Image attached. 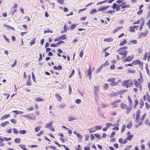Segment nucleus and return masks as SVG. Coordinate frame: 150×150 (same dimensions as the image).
I'll use <instances>...</instances> for the list:
<instances>
[{
	"label": "nucleus",
	"mask_w": 150,
	"mask_h": 150,
	"mask_svg": "<svg viewBox=\"0 0 150 150\" xmlns=\"http://www.w3.org/2000/svg\"><path fill=\"white\" fill-rule=\"evenodd\" d=\"M134 57V55L132 54L131 56H128L124 60V62H130L133 58Z\"/></svg>",
	"instance_id": "f257e3e1"
},
{
	"label": "nucleus",
	"mask_w": 150,
	"mask_h": 150,
	"mask_svg": "<svg viewBox=\"0 0 150 150\" xmlns=\"http://www.w3.org/2000/svg\"><path fill=\"white\" fill-rule=\"evenodd\" d=\"M148 33V30H146L144 33H141L139 36V38H141L142 37H145L146 36Z\"/></svg>",
	"instance_id": "f03ea898"
},
{
	"label": "nucleus",
	"mask_w": 150,
	"mask_h": 150,
	"mask_svg": "<svg viewBox=\"0 0 150 150\" xmlns=\"http://www.w3.org/2000/svg\"><path fill=\"white\" fill-rule=\"evenodd\" d=\"M91 69L90 67L88 70V75H87V76L88 77L89 79H91Z\"/></svg>",
	"instance_id": "7ed1b4c3"
},
{
	"label": "nucleus",
	"mask_w": 150,
	"mask_h": 150,
	"mask_svg": "<svg viewBox=\"0 0 150 150\" xmlns=\"http://www.w3.org/2000/svg\"><path fill=\"white\" fill-rule=\"evenodd\" d=\"M123 85L124 86H126V88H128L129 87V80H125L123 82Z\"/></svg>",
	"instance_id": "20e7f679"
},
{
	"label": "nucleus",
	"mask_w": 150,
	"mask_h": 150,
	"mask_svg": "<svg viewBox=\"0 0 150 150\" xmlns=\"http://www.w3.org/2000/svg\"><path fill=\"white\" fill-rule=\"evenodd\" d=\"M10 116V115L9 114H6L2 116L1 118V120H4L5 119L7 118H8Z\"/></svg>",
	"instance_id": "39448f33"
},
{
	"label": "nucleus",
	"mask_w": 150,
	"mask_h": 150,
	"mask_svg": "<svg viewBox=\"0 0 150 150\" xmlns=\"http://www.w3.org/2000/svg\"><path fill=\"white\" fill-rule=\"evenodd\" d=\"M52 122H50L48 123L46 125L45 127L46 128H47L48 129L52 127Z\"/></svg>",
	"instance_id": "423d86ee"
},
{
	"label": "nucleus",
	"mask_w": 150,
	"mask_h": 150,
	"mask_svg": "<svg viewBox=\"0 0 150 150\" xmlns=\"http://www.w3.org/2000/svg\"><path fill=\"white\" fill-rule=\"evenodd\" d=\"M113 40V39L112 38H105L104 40V41H105V42H110L112 41Z\"/></svg>",
	"instance_id": "0eeeda50"
},
{
	"label": "nucleus",
	"mask_w": 150,
	"mask_h": 150,
	"mask_svg": "<svg viewBox=\"0 0 150 150\" xmlns=\"http://www.w3.org/2000/svg\"><path fill=\"white\" fill-rule=\"evenodd\" d=\"M77 25V24H73L70 25L69 28L71 30H72L74 29Z\"/></svg>",
	"instance_id": "6e6552de"
},
{
	"label": "nucleus",
	"mask_w": 150,
	"mask_h": 150,
	"mask_svg": "<svg viewBox=\"0 0 150 150\" xmlns=\"http://www.w3.org/2000/svg\"><path fill=\"white\" fill-rule=\"evenodd\" d=\"M127 107V105L124 103H122L120 105V107L122 109H125Z\"/></svg>",
	"instance_id": "1a4fd4ad"
},
{
	"label": "nucleus",
	"mask_w": 150,
	"mask_h": 150,
	"mask_svg": "<svg viewBox=\"0 0 150 150\" xmlns=\"http://www.w3.org/2000/svg\"><path fill=\"white\" fill-rule=\"evenodd\" d=\"M128 51L127 50L123 51L122 52H120L119 53V54L121 55L127 54Z\"/></svg>",
	"instance_id": "9d476101"
},
{
	"label": "nucleus",
	"mask_w": 150,
	"mask_h": 150,
	"mask_svg": "<svg viewBox=\"0 0 150 150\" xmlns=\"http://www.w3.org/2000/svg\"><path fill=\"white\" fill-rule=\"evenodd\" d=\"M140 63V61L138 59H136L135 61H134L132 62V64L134 65H136L137 64H139Z\"/></svg>",
	"instance_id": "9b49d317"
},
{
	"label": "nucleus",
	"mask_w": 150,
	"mask_h": 150,
	"mask_svg": "<svg viewBox=\"0 0 150 150\" xmlns=\"http://www.w3.org/2000/svg\"><path fill=\"white\" fill-rule=\"evenodd\" d=\"M118 83L117 82L114 81V82L109 83L110 85L111 86H114L117 85Z\"/></svg>",
	"instance_id": "f8f14e48"
},
{
	"label": "nucleus",
	"mask_w": 150,
	"mask_h": 150,
	"mask_svg": "<svg viewBox=\"0 0 150 150\" xmlns=\"http://www.w3.org/2000/svg\"><path fill=\"white\" fill-rule=\"evenodd\" d=\"M103 66V65H102L100 66V67L98 69H97L96 70V73H98L102 70V68Z\"/></svg>",
	"instance_id": "ddd939ff"
},
{
	"label": "nucleus",
	"mask_w": 150,
	"mask_h": 150,
	"mask_svg": "<svg viewBox=\"0 0 150 150\" xmlns=\"http://www.w3.org/2000/svg\"><path fill=\"white\" fill-rule=\"evenodd\" d=\"M140 113V111L139 110L136 112V119H139V115Z\"/></svg>",
	"instance_id": "4468645a"
},
{
	"label": "nucleus",
	"mask_w": 150,
	"mask_h": 150,
	"mask_svg": "<svg viewBox=\"0 0 150 150\" xmlns=\"http://www.w3.org/2000/svg\"><path fill=\"white\" fill-rule=\"evenodd\" d=\"M9 121H7L4 122L2 123L1 124V125L2 127H4L5 126H6V125L8 124L9 123Z\"/></svg>",
	"instance_id": "2eb2a0df"
},
{
	"label": "nucleus",
	"mask_w": 150,
	"mask_h": 150,
	"mask_svg": "<svg viewBox=\"0 0 150 150\" xmlns=\"http://www.w3.org/2000/svg\"><path fill=\"white\" fill-rule=\"evenodd\" d=\"M99 87L98 86H94V90L96 93L99 91Z\"/></svg>",
	"instance_id": "dca6fc26"
},
{
	"label": "nucleus",
	"mask_w": 150,
	"mask_h": 150,
	"mask_svg": "<svg viewBox=\"0 0 150 150\" xmlns=\"http://www.w3.org/2000/svg\"><path fill=\"white\" fill-rule=\"evenodd\" d=\"M123 28V26H120V27H118L117 28H116L114 30V32L115 33L116 32H117L118 30L122 29Z\"/></svg>",
	"instance_id": "f3484780"
},
{
	"label": "nucleus",
	"mask_w": 150,
	"mask_h": 150,
	"mask_svg": "<svg viewBox=\"0 0 150 150\" xmlns=\"http://www.w3.org/2000/svg\"><path fill=\"white\" fill-rule=\"evenodd\" d=\"M35 100L37 101H39V102L43 101L44 100L43 98H35Z\"/></svg>",
	"instance_id": "a211bd4d"
},
{
	"label": "nucleus",
	"mask_w": 150,
	"mask_h": 150,
	"mask_svg": "<svg viewBox=\"0 0 150 150\" xmlns=\"http://www.w3.org/2000/svg\"><path fill=\"white\" fill-rule=\"evenodd\" d=\"M127 42V41L126 40H124L122 41L119 45L120 46H122L125 45Z\"/></svg>",
	"instance_id": "6ab92c4d"
},
{
	"label": "nucleus",
	"mask_w": 150,
	"mask_h": 150,
	"mask_svg": "<svg viewBox=\"0 0 150 150\" xmlns=\"http://www.w3.org/2000/svg\"><path fill=\"white\" fill-rule=\"evenodd\" d=\"M55 96L58 99L59 101H60L62 100V97L58 94H56Z\"/></svg>",
	"instance_id": "aec40b11"
},
{
	"label": "nucleus",
	"mask_w": 150,
	"mask_h": 150,
	"mask_svg": "<svg viewBox=\"0 0 150 150\" xmlns=\"http://www.w3.org/2000/svg\"><path fill=\"white\" fill-rule=\"evenodd\" d=\"M66 105L65 103L60 104L59 105V107L60 108H64L66 106Z\"/></svg>",
	"instance_id": "412c9836"
},
{
	"label": "nucleus",
	"mask_w": 150,
	"mask_h": 150,
	"mask_svg": "<svg viewBox=\"0 0 150 150\" xmlns=\"http://www.w3.org/2000/svg\"><path fill=\"white\" fill-rule=\"evenodd\" d=\"M115 12V11L114 10L112 11V10H110L106 11L105 12V14L108 13L109 14H111L112 13H114Z\"/></svg>",
	"instance_id": "4be33fe9"
},
{
	"label": "nucleus",
	"mask_w": 150,
	"mask_h": 150,
	"mask_svg": "<svg viewBox=\"0 0 150 150\" xmlns=\"http://www.w3.org/2000/svg\"><path fill=\"white\" fill-rule=\"evenodd\" d=\"M13 112L17 114H22L23 113V112L21 111H17V110H13L12 111Z\"/></svg>",
	"instance_id": "5701e85b"
},
{
	"label": "nucleus",
	"mask_w": 150,
	"mask_h": 150,
	"mask_svg": "<svg viewBox=\"0 0 150 150\" xmlns=\"http://www.w3.org/2000/svg\"><path fill=\"white\" fill-rule=\"evenodd\" d=\"M133 137V134L129 135L126 138L127 140L129 141H130L132 138Z\"/></svg>",
	"instance_id": "b1692460"
},
{
	"label": "nucleus",
	"mask_w": 150,
	"mask_h": 150,
	"mask_svg": "<svg viewBox=\"0 0 150 150\" xmlns=\"http://www.w3.org/2000/svg\"><path fill=\"white\" fill-rule=\"evenodd\" d=\"M19 146L23 150H28V149H27L26 148L24 147L25 145H23L22 144H20L19 145Z\"/></svg>",
	"instance_id": "393cba45"
},
{
	"label": "nucleus",
	"mask_w": 150,
	"mask_h": 150,
	"mask_svg": "<svg viewBox=\"0 0 150 150\" xmlns=\"http://www.w3.org/2000/svg\"><path fill=\"white\" fill-rule=\"evenodd\" d=\"M126 108V109L127 110L126 111V113L127 114L129 113L131 111L132 109L131 108V107H129L127 106Z\"/></svg>",
	"instance_id": "a878e982"
},
{
	"label": "nucleus",
	"mask_w": 150,
	"mask_h": 150,
	"mask_svg": "<svg viewBox=\"0 0 150 150\" xmlns=\"http://www.w3.org/2000/svg\"><path fill=\"white\" fill-rule=\"evenodd\" d=\"M115 78H108V79L107 81L108 82H111L112 83L115 81Z\"/></svg>",
	"instance_id": "bb28decb"
},
{
	"label": "nucleus",
	"mask_w": 150,
	"mask_h": 150,
	"mask_svg": "<svg viewBox=\"0 0 150 150\" xmlns=\"http://www.w3.org/2000/svg\"><path fill=\"white\" fill-rule=\"evenodd\" d=\"M59 38L60 40H64L66 39V35H62Z\"/></svg>",
	"instance_id": "cd10ccee"
},
{
	"label": "nucleus",
	"mask_w": 150,
	"mask_h": 150,
	"mask_svg": "<svg viewBox=\"0 0 150 150\" xmlns=\"http://www.w3.org/2000/svg\"><path fill=\"white\" fill-rule=\"evenodd\" d=\"M130 7L129 5V4H125L123 5L122 6V8H129Z\"/></svg>",
	"instance_id": "c85d7f7f"
},
{
	"label": "nucleus",
	"mask_w": 150,
	"mask_h": 150,
	"mask_svg": "<svg viewBox=\"0 0 150 150\" xmlns=\"http://www.w3.org/2000/svg\"><path fill=\"white\" fill-rule=\"evenodd\" d=\"M107 1V0H105L104 1H100V2H98V3L96 5H100V4H103V3H104L106 2Z\"/></svg>",
	"instance_id": "c756f323"
},
{
	"label": "nucleus",
	"mask_w": 150,
	"mask_h": 150,
	"mask_svg": "<svg viewBox=\"0 0 150 150\" xmlns=\"http://www.w3.org/2000/svg\"><path fill=\"white\" fill-rule=\"evenodd\" d=\"M19 132L21 134H24L26 133V131L25 130H20Z\"/></svg>",
	"instance_id": "7c9ffc66"
},
{
	"label": "nucleus",
	"mask_w": 150,
	"mask_h": 150,
	"mask_svg": "<svg viewBox=\"0 0 150 150\" xmlns=\"http://www.w3.org/2000/svg\"><path fill=\"white\" fill-rule=\"evenodd\" d=\"M30 79H28L26 82V84L28 86L31 85V83L30 82Z\"/></svg>",
	"instance_id": "2f4dec72"
},
{
	"label": "nucleus",
	"mask_w": 150,
	"mask_h": 150,
	"mask_svg": "<svg viewBox=\"0 0 150 150\" xmlns=\"http://www.w3.org/2000/svg\"><path fill=\"white\" fill-rule=\"evenodd\" d=\"M44 33L45 34L46 33H52V31H50V29L49 28H47L46 30H45L44 31Z\"/></svg>",
	"instance_id": "473e14b6"
},
{
	"label": "nucleus",
	"mask_w": 150,
	"mask_h": 150,
	"mask_svg": "<svg viewBox=\"0 0 150 150\" xmlns=\"http://www.w3.org/2000/svg\"><path fill=\"white\" fill-rule=\"evenodd\" d=\"M121 100L120 99H119L117 100H115L113 101V102L112 103V105H115L116 103H119L120 102Z\"/></svg>",
	"instance_id": "72a5a7b5"
},
{
	"label": "nucleus",
	"mask_w": 150,
	"mask_h": 150,
	"mask_svg": "<svg viewBox=\"0 0 150 150\" xmlns=\"http://www.w3.org/2000/svg\"><path fill=\"white\" fill-rule=\"evenodd\" d=\"M14 141L16 143H18L21 141V139L19 138H16L15 139Z\"/></svg>",
	"instance_id": "f704fd0d"
},
{
	"label": "nucleus",
	"mask_w": 150,
	"mask_h": 150,
	"mask_svg": "<svg viewBox=\"0 0 150 150\" xmlns=\"http://www.w3.org/2000/svg\"><path fill=\"white\" fill-rule=\"evenodd\" d=\"M102 127L100 125H98L97 126H96L95 127V128L97 130H100V129H102Z\"/></svg>",
	"instance_id": "c9c22d12"
},
{
	"label": "nucleus",
	"mask_w": 150,
	"mask_h": 150,
	"mask_svg": "<svg viewBox=\"0 0 150 150\" xmlns=\"http://www.w3.org/2000/svg\"><path fill=\"white\" fill-rule=\"evenodd\" d=\"M132 122H129V123L127 125L126 127L128 129H129L132 127Z\"/></svg>",
	"instance_id": "e433bc0d"
},
{
	"label": "nucleus",
	"mask_w": 150,
	"mask_h": 150,
	"mask_svg": "<svg viewBox=\"0 0 150 150\" xmlns=\"http://www.w3.org/2000/svg\"><path fill=\"white\" fill-rule=\"evenodd\" d=\"M59 46V45H58V44H57V43H56L55 44H51V45H50V46L51 47H58Z\"/></svg>",
	"instance_id": "4c0bfd02"
},
{
	"label": "nucleus",
	"mask_w": 150,
	"mask_h": 150,
	"mask_svg": "<svg viewBox=\"0 0 150 150\" xmlns=\"http://www.w3.org/2000/svg\"><path fill=\"white\" fill-rule=\"evenodd\" d=\"M97 12V10L96 8L93 9L91 11L90 14H93L94 13H96Z\"/></svg>",
	"instance_id": "58836bf2"
},
{
	"label": "nucleus",
	"mask_w": 150,
	"mask_h": 150,
	"mask_svg": "<svg viewBox=\"0 0 150 150\" xmlns=\"http://www.w3.org/2000/svg\"><path fill=\"white\" fill-rule=\"evenodd\" d=\"M117 6V4L115 3H114L113 4L112 6L111 7L113 9H114Z\"/></svg>",
	"instance_id": "ea45409f"
},
{
	"label": "nucleus",
	"mask_w": 150,
	"mask_h": 150,
	"mask_svg": "<svg viewBox=\"0 0 150 150\" xmlns=\"http://www.w3.org/2000/svg\"><path fill=\"white\" fill-rule=\"evenodd\" d=\"M142 125V122H139L137 124L135 125V127L136 128H137L139 127V126Z\"/></svg>",
	"instance_id": "a19ab883"
},
{
	"label": "nucleus",
	"mask_w": 150,
	"mask_h": 150,
	"mask_svg": "<svg viewBox=\"0 0 150 150\" xmlns=\"http://www.w3.org/2000/svg\"><path fill=\"white\" fill-rule=\"evenodd\" d=\"M48 147L50 149H52L54 150H57L56 148L55 147H54L53 146H49Z\"/></svg>",
	"instance_id": "79ce46f5"
},
{
	"label": "nucleus",
	"mask_w": 150,
	"mask_h": 150,
	"mask_svg": "<svg viewBox=\"0 0 150 150\" xmlns=\"http://www.w3.org/2000/svg\"><path fill=\"white\" fill-rule=\"evenodd\" d=\"M130 42L133 44H135L137 43V41L136 40H132L130 41Z\"/></svg>",
	"instance_id": "37998d69"
},
{
	"label": "nucleus",
	"mask_w": 150,
	"mask_h": 150,
	"mask_svg": "<svg viewBox=\"0 0 150 150\" xmlns=\"http://www.w3.org/2000/svg\"><path fill=\"white\" fill-rule=\"evenodd\" d=\"M74 73H75V71L74 69H73L71 73V74L69 75V78H71V77H72V76L74 74Z\"/></svg>",
	"instance_id": "c03bdc74"
},
{
	"label": "nucleus",
	"mask_w": 150,
	"mask_h": 150,
	"mask_svg": "<svg viewBox=\"0 0 150 150\" xmlns=\"http://www.w3.org/2000/svg\"><path fill=\"white\" fill-rule=\"evenodd\" d=\"M139 83L136 80H135V81L134 82V84L135 85V86L137 87H138L139 86Z\"/></svg>",
	"instance_id": "a18cd8bd"
},
{
	"label": "nucleus",
	"mask_w": 150,
	"mask_h": 150,
	"mask_svg": "<svg viewBox=\"0 0 150 150\" xmlns=\"http://www.w3.org/2000/svg\"><path fill=\"white\" fill-rule=\"evenodd\" d=\"M106 126H107V127L108 128L111 126L112 125V124L110 123H107L106 124Z\"/></svg>",
	"instance_id": "49530a36"
},
{
	"label": "nucleus",
	"mask_w": 150,
	"mask_h": 150,
	"mask_svg": "<svg viewBox=\"0 0 150 150\" xmlns=\"http://www.w3.org/2000/svg\"><path fill=\"white\" fill-rule=\"evenodd\" d=\"M35 42V40L34 39L31 41L30 43V45L32 46L33 45Z\"/></svg>",
	"instance_id": "de8ad7c7"
},
{
	"label": "nucleus",
	"mask_w": 150,
	"mask_h": 150,
	"mask_svg": "<svg viewBox=\"0 0 150 150\" xmlns=\"http://www.w3.org/2000/svg\"><path fill=\"white\" fill-rule=\"evenodd\" d=\"M44 132L43 131H41L37 134V136H40L42 134H43Z\"/></svg>",
	"instance_id": "09e8293b"
},
{
	"label": "nucleus",
	"mask_w": 150,
	"mask_h": 150,
	"mask_svg": "<svg viewBox=\"0 0 150 150\" xmlns=\"http://www.w3.org/2000/svg\"><path fill=\"white\" fill-rule=\"evenodd\" d=\"M104 11L103 6L100 7L98 9V11Z\"/></svg>",
	"instance_id": "8fccbe9b"
},
{
	"label": "nucleus",
	"mask_w": 150,
	"mask_h": 150,
	"mask_svg": "<svg viewBox=\"0 0 150 150\" xmlns=\"http://www.w3.org/2000/svg\"><path fill=\"white\" fill-rule=\"evenodd\" d=\"M5 40L8 43H10V41L8 38H7V37L5 35H4L3 36Z\"/></svg>",
	"instance_id": "3c124183"
},
{
	"label": "nucleus",
	"mask_w": 150,
	"mask_h": 150,
	"mask_svg": "<svg viewBox=\"0 0 150 150\" xmlns=\"http://www.w3.org/2000/svg\"><path fill=\"white\" fill-rule=\"evenodd\" d=\"M34 109L33 107V106H30L29 107V108H27V110H33Z\"/></svg>",
	"instance_id": "603ef678"
},
{
	"label": "nucleus",
	"mask_w": 150,
	"mask_h": 150,
	"mask_svg": "<svg viewBox=\"0 0 150 150\" xmlns=\"http://www.w3.org/2000/svg\"><path fill=\"white\" fill-rule=\"evenodd\" d=\"M126 129V126L125 125L123 126L121 129V133L123 132Z\"/></svg>",
	"instance_id": "864d4df0"
},
{
	"label": "nucleus",
	"mask_w": 150,
	"mask_h": 150,
	"mask_svg": "<svg viewBox=\"0 0 150 150\" xmlns=\"http://www.w3.org/2000/svg\"><path fill=\"white\" fill-rule=\"evenodd\" d=\"M32 78L33 80L35 81V77L34 76V74L33 72H32Z\"/></svg>",
	"instance_id": "5fc2aeb1"
},
{
	"label": "nucleus",
	"mask_w": 150,
	"mask_h": 150,
	"mask_svg": "<svg viewBox=\"0 0 150 150\" xmlns=\"http://www.w3.org/2000/svg\"><path fill=\"white\" fill-rule=\"evenodd\" d=\"M69 94H71V88L70 85H69Z\"/></svg>",
	"instance_id": "6e6d98bb"
},
{
	"label": "nucleus",
	"mask_w": 150,
	"mask_h": 150,
	"mask_svg": "<svg viewBox=\"0 0 150 150\" xmlns=\"http://www.w3.org/2000/svg\"><path fill=\"white\" fill-rule=\"evenodd\" d=\"M76 136L78 138L81 139L82 138V136L80 133H77Z\"/></svg>",
	"instance_id": "4d7b16f0"
},
{
	"label": "nucleus",
	"mask_w": 150,
	"mask_h": 150,
	"mask_svg": "<svg viewBox=\"0 0 150 150\" xmlns=\"http://www.w3.org/2000/svg\"><path fill=\"white\" fill-rule=\"evenodd\" d=\"M13 132L15 134H17L18 132L16 128H13Z\"/></svg>",
	"instance_id": "13d9d810"
},
{
	"label": "nucleus",
	"mask_w": 150,
	"mask_h": 150,
	"mask_svg": "<svg viewBox=\"0 0 150 150\" xmlns=\"http://www.w3.org/2000/svg\"><path fill=\"white\" fill-rule=\"evenodd\" d=\"M64 0H57L58 2L61 5L64 4Z\"/></svg>",
	"instance_id": "bf43d9fd"
},
{
	"label": "nucleus",
	"mask_w": 150,
	"mask_h": 150,
	"mask_svg": "<svg viewBox=\"0 0 150 150\" xmlns=\"http://www.w3.org/2000/svg\"><path fill=\"white\" fill-rule=\"evenodd\" d=\"M104 88H105V90H106L109 88L108 86L107 83L105 84L103 86Z\"/></svg>",
	"instance_id": "052dcab7"
},
{
	"label": "nucleus",
	"mask_w": 150,
	"mask_h": 150,
	"mask_svg": "<svg viewBox=\"0 0 150 150\" xmlns=\"http://www.w3.org/2000/svg\"><path fill=\"white\" fill-rule=\"evenodd\" d=\"M28 118H29L30 120L33 119V117H31L30 115L29 114H27V117L26 119H28Z\"/></svg>",
	"instance_id": "680f3d73"
},
{
	"label": "nucleus",
	"mask_w": 150,
	"mask_h": 150,
	"mask_svg": "<svg viewBox=\"0 0 150 150\" xmlns=\"http://www.w3.org/2000/svg\"><path fill=\"white\" fill-rule=\"evenodd\" d=\"M39 54L40 57H39V58L38 59V61L39 62L41 61L42 59V54L41 53H40Z\"/></svg>",
	"instance_id": "e2e57ef3"
},
{
	"label": "nucleus",
	"mask_w": 150,
	"mask_h": 150,
	"mask_svg": "<svg viewBox=\"0 0 150 150\" xmlns=\"http://www.w3.org/2000/svg\"><path fill=\"white\" fill-rule=\"evenodd\" d=\"M89 133L94 132L96 131V130L95 129H89Z\"/></svg>",
	"instance_id": "0e129e2a"
},
{
	"label": "nucleus",
	"mask_w": 150,
	"mask_h": 150,
	"mask_svg": "<svg viewBox=\"0 0 150 150\" xmlns=\"http://www.w3.org/2000/svg\"><path fill=\"white\" fill-rule=\"evenodd\" d=\"M64 31L65 33L67 32V26L66 25H65L64 27Z\"/></svg>",
	"instance_id": "69168bd1"
},
{
	"label": "nucleus",
	"mask_w": 150,
	"mask_h": 150,
	"mask_svg": "<svg viewBox=\"0 0 150 150\" xmlns=\"http://www.w3.org/2000/svg\"><path fill=\"white\" fill-rule=\"evenodd\" d=\"M128 48V47L127 46H123L122 47H121L120 48V50H126Z\"/></svg>",
	"instance_id": "338daca9"
},
{
	"label": "nucleus",
	"mask_w": 150,
	"mask_h": 150,
	"mask_svg": "<svg viewBox=\"0 0 150 150\" xmlns=\"http://www.w3.org/2000/svg\"><path fill=\"white\" fill-rule=\"evenodd\" d=\"M11 122H13L14 124H15L16 123V121L14 119H12L11 120Z\"/></svg>",
	"instance_id": "774afa93"
}]
</instances>
